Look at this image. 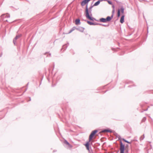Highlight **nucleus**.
<instances>
[{
  "instance_id": "9d476101",
  "label": "nucleus",
  "mask_w": 153,
  "mask_h": 153,
  "mask_svg": "<svg viewBox=\"0 0 153 153\" xmlns=\"http://www.w3.org/2000/svg\"><path fill=\"white\" fill-rule=\"evenodd\" d=\"M76 30H77L80 31L81 32H83V31L84 30V28H83L82 27L76 28Z\"/></svg>"
},
{
  "instance_id": "2eb2a0df",
  "label": "nucleus",
  "mask_w": 153,
  "mask_h": 153,
  "mask_svg": "<svg viewBox=\"0 0 153 153\" xmlns=\"http://www.w3.org/2000/svg\"><path fill=\"white\" fill-rule=\"evenodd\" d=\"M100 1H98L95 3L94 5V6H97L100 4Z\"/></svg>"
},
{
  "instance_id": "c756f323",
  "label": "nucleus",
  "mask_w": 153,
  "mask_h": 153,
  "mask_svg": "<svg viewBox=\"0 0 153 153\" xmlns=\"http://www.w3.org/2000/svg\"><path fill=\"white\" fill-rule=\"evenodd\" d=\"M127 150H127H127V151H128V150Z\"/></svg>"
},
{
  "instance_id": "423d86ee",
  "label": "nucleus",
  "mask_w": 153,
  "mask_h": 153,
  "mask_svg": "<svg viewBox=\"0 0 153 153\" xmlns=\"http://www.w3.org/2000/svg\"><path fill=\"white\" fill-rule=\"evenodd\" d=\"M64 146L67 149H70L72 147L71 144H64Z\"/></svg>"
},
{
  "instance_id": "ddd939ff",
  "label": "nucleus",
  "mask_w": 153,
  "mask_h": 153,
  "mask_svg": "<svg viewBox=\"0 0 153 153\" xmlns=\"http://www.w3.org/2000/svg\"><path fill=\"white\" fill-rule=\"evenodd\" d=\"M80 23V20L79 19H76L75 20V23L77 25Z\"/></svg>"
},
{
  "instance_id": "9b49d317",
  "label": "nucleus",
  "mask_w": 153,
  "mask_h": 153,
  "mask_svg": "<svg viewBox=\"0 0 153 153\" xmlns=\"http://www.w3.org/2000/svg\"><path fill=\"white\" fill-rule=\"evenodd\" d=\"M124 8L123 7H121L120 10L122 14H123L124 13Z\"/></svg>"
},
{
  "instance_id": "f8f14e48",
  "label": "nucleus",
  "mask_w": 153,
  "mask_h": 153,
  "mask_svg": "<svg viewBox=\"0 0 153 153\" xmlns=\"http://www.w3.org/2000/svg\"><path fill=\"white\" fill-rule=\"evenodd\" d=\"M87 22L88 24H89L90 25H97V24H94V23H92V22H90L89 21H87Z\"/></svg>"
},
{
  "instance_id": "aec40b11",
  "label": "nucleus",
  "mask_w": 153,
  "mask_h": 153,
  "mask_svg": "<svg viewBox=\"0 0 153 153\" xmlns=\"http://www.w3.org/2000/svg\"><path fill=\"white\" fill-rule=\"evenodd\" d=\"M144 138V135H143L142 136H141L140 138V140H142Z\"/></svg>"
},
{
  "instance_id": "1a4fd4ad",
  "label": "nucleus",
  "mask_w": 153,
  "mask_h": 153,
  "mask_svg": "<svg viewBox=\"0 0 153 153\" xmlns=\"http://www.w3.org/2000/svg\"><path fill=\"white\" fill-rule=\"evenodd\" d=\"M124 16H122L120 19V22L121 23H123L124 22Z\"/></svg>"
},
{
  "instance_id": "f3484780",
  "label": "nucleus",
  "mask_w": 153,
  "mask_h": 153,
  "mask_svg": "<svg viewBox=\"0 0 153 153\" xmlns=\"http://www.w3.org/2000/svg\"><path fill=\"white\" fill-rule=\"evenodd\" d=\"M122 140L124 141L125 142L128 143H130L128 141H127V140H125V139H123Z\"/></svg>"
},
{
  "instance_id": "dca6fc26",
  "label": "nucleus",
  "mask_w": 153,
  "mask_h": 153,
  "mask_svg": "<svg viewBox=\"0 0 153 153\" xmlns=\"http://www.w3.org/2000/svg\"><path fill=\"white\" fill-rule=\"evenodd\" d=\"M117 17H119L120 16V9H118L117 11Z\"/></svg>"
},
{
  "instance_id": "f257e3e1",
  "label": "nucleus",
  "mask_w": 153,
  "mask_h": 153,
  "mask_svg": "<svg viewBox=\"0 0 153 153\" xmlns=\"http://www.w3.org/2000/svg\"><path fill=\"white\" fill-rule=\"evenodd\" d=\"M97 132V130H94L92 131L89 136V141L86 142V143H89L90 142H91V143L93 142L92 141V139L94 138V135Z\"/></svg>"
},
{
  "instance_id": "4468645a",
  "label": "nucleus",
  "mask_w": 153,
  "mask_h": 153,
  "mask_svg": "<svg viewBox=\"0 0 153 153\" xmlns=\"http://www.w3.org/2000/svg\"><path fill=\"white\" fill-rule=\"evenodd\" d=\"M111 131L110 130L108 129H105L102 131V132H110Z\"/></svg>"
},
{
  "instance_id": "6e6552de",
  "label": "nucleus",
  "mask_w": 153,
  "mask_h": 153,
  "mask_svg": "<svg viewBox=\"0 0 153 153\" xmlns=\"http://www.w3.org/2000/svg\"><path fill=\"white\" fill-rule=\"evenodd\" d=\"M90 0H84L82 2L81 4L82 6H84L87 3L88 1Z\"/></svg>"
},
{
  "instance_id": "6ab92c4d",
  "label": "nucleus",
  "mask_w": 153,
  "mask_h": 153,
  "mask_svg": "<svg viewBox=\"0 0 153 153\" xmlns=\"http://www.w3.org/2000/svg\"><path fill=\"white\" fill-rule=\"evenodd\" d=\"M3 16H5V17H7V18H9L10 17V16L9 14H7L6 15H4Z\"/></svg>"
},
{
  "instance_id": "5701e85b",
  "label": "nucleus",
  "mask_w": 153,
  "mask_h": 153,
  "mask_svg": "<svg viewBox=\"0 0 153 153\" xmlns=\"http://www.w3.org/2000/svg\"><path fill=\"white\" fill-rule=\"evenodd\" d=\"M65 143H67L68 144L69 143L66 140L65 141Z\"/></svg>"
},
{
  "instance_id": "20e7f679",
  "label": "nucleus",
  "mask_w": 153,
  "mask_h": 153,
  "mask_svg": "<svg viewBox=\"0 0 153 153\" xmlns=\"http://www.w3.org/2000/svg\"><path fill=\"white\" fill-rule=\"evenodd\" d=\"M127 145L125 147L124 144H120V153H124V150H127Z\"/></svg>"
},
{
  "instance_id": "393cba45",
  "label": "nucleus",
  "mask_w": 153,
  "mask_h": 153,
  "mask_svg": "<svg viewBox=\"0 0 153 153\" xmlns=\"http://www.w3.org/2000/svg\"><path fill=\"white\" fill-rule=\"evenodd\" d=\"M108 3H109L110 4H112V3H111V1H108Z\"/></svg>"
},
{
  "instance_id": "412c9836",
  "label": "nucleus",
  "mask_w": 153,
  "mask_h": 153,
  "mask_svg": "<svg viewBox=\"0 0 153 153\" xmlns=\"http://www.w3.org/2000/svg\"><path fill=\"white\" fill-rule=\"evenodd\" d=\"M88 152H89V153H93V152H92L91 149L90 150L88 151Z\"/></svg>"
},
{
  "instance_id": "a211bd4d",
  "label": "nucleus",
  "mask_w": 153,
  "mask_h": 153,
  "mask_svg": "<svg viewBox=\"0 0 153 153\" xmlns=\"http://www.w3.org/2000/svg\"><path fill=\"white\" fill-rule=\"evenodd\" d=\"M74 30V28H73L72 29H71L70 31L68 33H71V32H72Z\"/></svg>"
},
{
  "instance_id": "4be33fe9",
  "label": "nucleus",
  "mask_w": 153,
  "mask_h": 153,
  "mask_svg": "<svg viewBox=\"0 0 153 153\" xmlns=\"http://www.w3.org/2000/svg\"><path fill=\"white\" fill-rule=\"evenodd\" d=\"M97 25H102L103 26H106V25H102L101 24H97Z\"/></svg>"
},
{
  "instance_id": "7ed1b4c3",
  "label": "nucleus",
  "mask_w": 153,
  "mask_h": 153,
  "mask_svg": "<svg viewBox=\"0 0 153 153\" xmlns=\"http://www.w3.org/2000/svg\"><path fill=\"white\" fill-rule=\"evenodd\" d=\"M113 17V15H112L111 17L108 16L106 19L102 18L100 19V22H107L110 21Z\"/></svg>"
},
{
  "instance_id": "cd10ccee",
  "label": "nucleus",
  "mask_w": 153,
  "mask_h": 153,
  "mask_svg": "<svg viewBox=\"0 0 153 153\" xmlns=\"http://www.w3.org/2000/svg\"><path fill=\"white\" fill-rule=\"evenodd\" d=\"M120 143H121V144L122 143V142H121V141H120Z\"/></svg>"
},
{
  "instance_id": "bb28decb",
  "label": "nucleus",
  "mask_w": 153,
  "mask_h": 153,
  "mask_svg": "<svg viewBox=\"0 0 153 153\" xmlns=\"http://www.w3.org/2000/svg\"><path fill=\"white\" fill-rule=\"evenodd\" d=\"M112 7H113V9H114V5H113V6H112Z\"/></svg>"
},
{
  "instance_id": "0eeeda50",
  "label": "nucleus",
  "mask_w": 153,
  "mask_h": 153,
  "mask_svg": "<svg viewBox=\"0 0 153 153\" xmlns=\"http://www.w3.org/2000/svg\"><path fill=\"white\" fill-rule=\"evenodd\" d=\"M91 144H84V145L85 146L86 149L88 151L90 150L91 149Z\"/></svg>"
},
{
  "instance_id": "39448f33",
  "label": "nucleus",
  "mask_w": 153,
  "mask_h": 153,
  "mask_svg": "<svg viewBox=\"0 0 153 153\" xmlns=\"http://www.w3.org/2000/svg\"><path fill=\"white\" fill-rule=\"evenodd\" d=\"M21 34H19L16 36L13 40V43L14 45H16V40L21 36Z\"/></svg>"
},
{
  "instance_id": "b1692460",
  "label": "nucleus",
  "mask_w": 153,
  "mask_h": 153,
  "mask_svg": "<svg viewBox=\"0 0 153 153\" xmlns=\"http://www.w3.org/2000/svg\"><path fill=\"white\" fill-rule=\"evenodd\" d=\"M146 120V118L145 117H144V118L143 119V120H142V121H144V120Z\"/></svg>"
},
{
  "instance_id": "f03ea898",
  "label": "nucleus",
  "mask_w": 153,
  "mask_h": 153,
  "mask_svg": "<svg viewBox=\"0 0 153 153\" xmlns=\"http://www.w3.org/2000/svg\"><path fill=\"white\" fill-rule=\"evenodd\" d=\"M89 13L88 8V6L87 5L85 10V16L87 19L90 20L94 21V20H95V19L94 18L91 17L92 15L91 13L90 15L89 14Z\"/></svg>"
},
{
  "instance_id": "a878e982",
  "label": "nucleus",
  "mask_w": 153,
  "mask_h": 153,
  "mask_svg": "<svg viewBox=\"0 0 153 153\" xmlns=\"http://www.w3.org/2000/svg\"><path fill=\"white\" fill-rule=\"evenodd\" d=\"M114 9H113V11H112V13H114Z\"/></svg>"
},
{
  "instance_id": "c85d7f7f",
  "label": "nucleus",
  "mask_w": 153,
  "mask_h": 153,
  "mask_svg": "<svg viewBox=\"0 0 153 153\" xmlns=\"http://www.w3.org/2000/svg\"><path fill=\"white\" fill-rule=\"evenodd\" d=\"M103 143L105 144V143Z\"/></svg>"
}]
</instances>
